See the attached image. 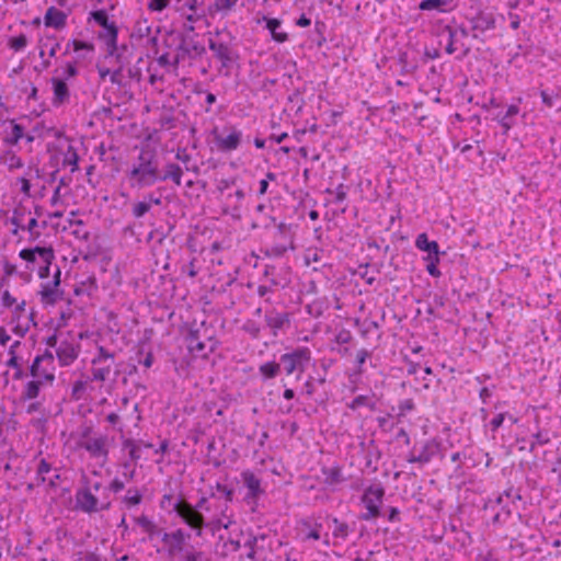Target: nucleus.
Masks as SVG:
<instances>
[{"instance_id":"obj_1","label":"nucleus","mask_w":561,"mask_h":561,"mask_svg":"<svg viewBox=\"0 0 561 561\" xmlns=\"http://www.w3.org/2000/svg\"><path fill=\"white\" fill-rule=\"evenodd\" d=\"M126 179L129 187L138 191L161 182L160 159L156 149L150 146L141 147L126 171Z\"/></svg>"},{"instance_id":"obj_2","label":"nucleus","mask_w":561,"mask_h":561,"mask_svg":"<svg viewBox=\"0 0 561 561\" xmlns=\"http://www.w3.org/2000/svg\"><path fill=\"white\" fill-rule=\"evenodd\" d=\"M80 483L81 485L77 489L75 494L76 510L91 515L111 508V496H105L103 493V483L100 480H92L83 474Z\"/></svg>"},{"instance_id":"obj_3","label":"nucleus","mask_w":561,"mask_h":561,"mask_svg":"<svg viewBox=\"0 0 561 561\" xmlns=\"http://www.w3.org/2000/svg\"><path fill=\"white\" fill-rule=\"evenodd\" d=\"M21 260L25 262V273H20V276L26 280L31 279V273L36 272L41 279L48 278L50 275V267L55 261V251L53 247H39L22 249L19 252Z\"/></svg>"},{"instance_id":"obj_4","label":"nucleus","mask_w":561,"mask_h":561,"mask_svg":"<svg viewBox=\"0 0 561 561\" xmlns=\"http://www.w3.org/2000/svg\"><path fill=\"white\" fill-rule=\"evenodd\" d=\"M94 21L102 27L98 32V39L105 45L107 54H113L116 50V42H118V26L114 21H111L108 13L104 9L94 10L89 13L88 22Z\"/></svg>"},{"instance_id":"obj_5","label":"nucleus","mask_w":561,"mask_h":561,"mask_svg":"<svg viewBox=\"0 0 561 561\" xmlns=\"http://www.w3.org/2000/svg\"><path fill=\"white\" fill-rule=\"evenodd\" d=\"M383 496L385 488L381 483H375L367 486L360 496V502L366 511L359 515V519L368 522L378 518L381 515L380 506L382 504Z\"/></svg>"},{"instance_id":"obj_6","label":"nucleus","mask_w":561,"mask_h":561,"mask_svg":"<svg viewBox=\"0 0 561 561\" xmlns=\"http://www.w3.org/2000/svg\"><path fill=\"white\" fill-rule=\"evenodd\" d=\"M173 511L185 525L197 533V536L202 535L206 523L204 515L197 510V507L192 505L185 499L180 497L173 503Z\"/></svg>"},{"instance_id":"obj_7","label":"nucleus","mask_w":561,"mask_h":561,"mask_svg":"<svg viewBox=\"0 0 561 561\" xmlns=\"http://www.w3.org/2000/svg\"><path fill=\"white\" fill-rule=\"evenodd\" d=\"M310 359L311 352L308 347H297L293 352L282 354L279 364L280 367L283 366L287 376L297 373V379H299Z\"/></svg>"},{"instance_id":"obj_8","label":"nucleus","mask_w":561,"mask_h":561,"mask_svg":"<svg viewBox=\"0 0 561 561\" xmlns=\"http://www.w3.org/2000/svg\"><path fill=\"white\" fill-rule=\"evenodd\" d=\"M437 36L440 37L439 45H443L445 38L444 49L447 55L459 53V55L456 56L457 60L465 59L471 51L470 46L459 39L457 32L454 31L448 23L439 26Z\"/></svg>"},{"instance_id":"obj_9","label":"nucleus","mask_w":561,"mask_h":561,"mask_svg":"<svg viewBox=\"0 0 561 561\" xmlns=\"http://www.w3.org/2000/svg\"><path fill=\"white\" fill-rule=\"evenodd\" d=\"M442 442L437 438H430L422 442L420 445L415 444L407 455V461L410 463H419L424 466L432 461V459L439 454Z\"/></svg>"},{"instance_id":"obj_10","label":"nucleus","mask_w":561,"mask_h":561,"mask_svg":"<svg viewBox=\"0 0 561 561\" xmlns=\"http://www.w3.org/2000/svg\"><path fill=\"white\" fill-rule=\"evenodd\" d=\"M191 539V535L185 533L182 528H178L173 531H164L161 536V542L167 556L171 559L181 556L187 550V541Z\"/></svg>"},{"instance_id":"obj_11","label":"nucleus","mask_w":561,"mask_h":561,"mask_svg":"<svg viewBox=\"0 0 561 561\" xmlns=\"http://www.w3.org/2000/svg\"><path fill=\"white\" fill-rule=\"evenodd\" d=\"M61 283V271L59 266L55 267L53 279L42 283L38 290L39 301L44 307L55 306L62 299L64 291L59 288Z\"/></svg>"},{"instance_id":"obj_12","label":"nucleus","mask_w":561,"mask_h":561,"mask_svg":"<svg viewBox=\"0 0 561 561\" xmlns=\"http://www.w3.org/2000/svg\"><path fill=\"white\" fill-rule=\"evenodd\" d=\"M208 47L214 53L215 58L220 61L219 72L224 71V76L229 77V69L238 59L237 53L228 43L216 41L214 38L208 39Z\"/></svg>"},{"instance_id":"obj_13","label":"nucleus","mask_w":561,"mask_h":561,"mask_svg":"<svg viewBox=\"0 0 561 561\" xmlns=\"http://www.w3.org/2000/svg\"><path fill=\"white\" fill-rule=\"evenodd\" d=\"M60 479V469L54 467L47 459L41 458L36 468V484H47L49 489L56 490Z\"/></svg>"},{"instance_id":"obj_14","label":"nucleus","mask_w":561,"mask_h":561,"mask_svg":"<svg viewBox=\"0 0 561 561\" xmlns=\"http://www.w3.org/2000/svg\"><path fill=\"white\" fill-rule=\"evenodd\" d=\"M264 321L266 328L271 330L273 337H277L279 332H284L289 329L291 319L290 313L286 311H278L275 308L265 310Z\"/></svg>"},{"instance_id":"obj_15","label":"nucleus","mask_w":561,"mask_h":561,"mask_svg":"<svg viewBox=\"0 0 561 561\" xmlns=\"http://www.w3.org/2000/svg\"><path fill=\"white\" fill-rule=\"evenodd\" d=\"M470 24L471 37L474 39H481V36L495 28V18L493 13L479 11L474 15L468 19Z\"/></svg>"},{"instance_id":"obj_16","label":"nucleus","mask_w":561,"mask_h":561,"mask_svg":"<svg viewBox=\"0 0 561 561\" xmlns=\"http://www.w3.org/2000/svg\"><path fill=\"white\" fill-rule=\"evenodd\" d=\"M229 130L227 136L218 133L217 129L213 130L214 140L216 147L221 152H231L239 148L242 140V131L239 130L236 126L226 127Z\"/></svg>"},{"instance_id":"obj_17","label":"nucleus","mask_w":561,"mask_h":561,"mask_svg":"<svg viewBox=\"0 0 561 561\" xmlns=\"http://www.w3.org/2000/svg\"><path fill=\"white\" fill-rule=\"evenodd\" d=\"M107 440L106 435H98L91 439L79 440L78 445L87 450L92 458H102L103 461H106L108 456Z\"/></svg>"},{"instance_id":"obj_18","label":"nucleus","mask_w":561,"mask_h":561,"mask_svg":"<svg viewBox=\"0 0 561 561\" xmlns=\"http://www.w3.org/2000/svg\"><path fill=\"white\" fill-rule=\"evenodd\" d=\"M206 53V48L199 42H195L192 38H182L181 43L176 48L175 64L180 60L196 59Z\"/></svg>"},{"instance_id":"obj_19","label":"nucleus","mask_w":561,"mask_h":561,"mask_svg":"<svg viewBox=\"0 0 561 561\" xmlns=\"http://www.w3.org/2000/svg\"><path fill=\"white\" fill-rule=\"evenodd\" d=\"M80 353V344L61 340L56 348V356L60 366H70L78 358Z\"/></svg>"},{"instance_id":"obj_20","label":"nucleus","mask_w":561,"mask_h":561,"mask_svg":"<svg viewBox=\"0 0 561 561\" xmlns=\"http://www.w3.org/2000/svg\"><path fill=\"white\" fill-rule=\"evenodd\" d=\"M53 85V99L51 104L54 107H59L70 102V89L66 83L65 79L61 78H51L50 79Z\"/></svg>"},{"instance_id":"obj_21","label":"nucleus","mask_w":561,"mask_h":561,"mask_svg":"<svg viewBox=\"0 0 561 561\" xmlns=\"http://www.w3.org/2000/svg\"><path fill=\"white\" fill-rule=\"evenodd\" d=\"M241 477L245 488L248 489L245 500L248 502H255L262 494H264V489L261 486V480L251 470L242 471Z\"/></svg>"},{"instance_id":"obj_22","label":"nucleus","mask_w":561,"mask_h":561,"mask_svg":"<svg viewBox=\"0 0 561 561\" xmlns=\"http://www.w3.org/2000/svg\"><path fill=\"white\" fill-rule=\"evenodd\" d=\"M265 538L266 537L264 535H261V536H253L252 534L248 535V538L245 539L244 545H243V547L245 549H248V551L245 553L247 559H249L250 561H263V557H262L263 547L260 546V542L264 541Z\"/></svg>"},{"instance_id":"obj_23","label":"nucleus","mask_w":561,"mask_h":561,"mask_svg":"<svg viewBox=\"0 0 561 561\" xmlns=\"http://www.w3.org/2000/svg\"><path fill=\"white\" fill-rule=\"evenodd\" d=\"M67 18V13L51 5L46 10L44 15V24L47 27H53L60 31L66 27Z\"/></svg>"},{"instance_id":"obj_24","label":"nucleus","mask_w":561,"mask_h":561,"mask_svg":"<svg viewBox=\"0 0 561 561\" xmlns=\"http://www.w3.org/2000/svg\"><path fill=\"white\" fill-rule=\"evenodd\" d=\"M28 375L33 378V379H39V380H45V381H48V385L51 386L53 382L55 381V374L54 371H51L49 369V367H47L45 364H42V359L41 358H34L31 366H30V369H28Z\"/></svg>"},{"instance_id":"obj_25","label":"nucleus","mask_w":561,"mask_h":561,"mask_svg":"<svg viewBox=\"0 0 561 561\" xmlns=\"http://www.w3.org/2000/svg\"><path fill=\"white\" fill-rule=\"evenodd\" d=\"M32 217V210L26 205L20 204L18 205L12 213L10 218V222L14 226L12 229V234L16 236L19 230H21L25 224H27V219Z\"/></svg>"},{"instance_id":"obj_26","label":"nucleus","mask_w":561,"mask_h":561,"mask_svg":"<svg viewBox=\"0 0 561 561\" xmlns=\"http://www.w3.org/2000/svg\"><path fill=\"white\" fill-rule=\"evenodd\" d=\"M48 381L32 379L28 380L24 386L20 394L21 401H32L38 398L43 387L47 386Z\"/></svg>"},{"instance_id":"obj_27","label":"nucleus","mask_w":561,"mask_h":561,"mask_svg":"<svg viewBox=\"0 0 561 561\" xmlns=\"http://www.w3.org/2000/svg\"><path fill=\"white\" fill-rule=\"evenodd\" d=\"M134 522L142 529L144 533L148 535V540H152L156 536L161 538L162 534L164 533V530L159 528L158 525L147 515L142 514L140 516L134 517Z\"/></svg>"},{"instance_id":"obj_28","label":"nucleus","mask_w":561,"mask_h":561,"mask_svg":"<svg viewBox=\"0 0 561 561\" xmlns=\"http://www.w3.org/2000/svg\"><path fill=\"white\" fill-rule=\"evenodd\" d=\"M321 473L327 486H334L345 481L340 466L322 467Z\"/></svg>"},{"instance_id":"obj_29","label":"nucleus","mask_w":561,"mask_h":561,"mask_svg":"<svg viewBox=\"0 0 561 561\" xmlns=\"http://www.w3.org/2000/svg\"><path fill=\"white\" fill-rule=\"evenodd\" d=\"M46 228L47 221L44 220L42 222H38L36 217H30L27 219V224H25L21 230L28 232L27 240L30 242H35L41 238L42 231L45 230Z\"/></svg>"},{"instance_id":"obj_30","label":"nucleus","mask_w":561,"mask_h":561,"mask_svg":"<svg viewBox=\"0 0 561 561\" xmlns=\"http://www.w3.org/2000/svg\"><path fill=\"white\" fill-rule=\"evenodd\" d=\"M161 182L171 180L175 185L182 184L183 170L182 168L173 162L167 163L164 170L160 169Z\"/></svg>"},{"instance_id":"obj_31","label":"nucleus","mask_w":561,"mask_h":561,"mask_svg":"<svg viewBox=\"0 0 561 561\" xmlns=\"http://www.w3.org/2000/svg\"><path fill=\"white\" fill-rule=\"evenodd\" d=\"M295 247H294V242L293 240L289 238L287 239L285 242H279V243H273L266 248H264L262 250L263 254L266 256V257H274V259H277V257H282L285 255V253L288 251V250H294Z\"/></svg>"},{"instance_id":"obj_32","label":"nucleus","mask_w":561,"mask_h":561,"mask_svg":"<svg viewBox=\"0 0 561 561\" xmlns=\"http://www.w3.org/2000/svg\"><path fill=\"white\" fill-rule=\"evenodd\" d=\"M360 407H366L370 411H375L377 408L375 394H359L356 396L352 401L346 403V408L352 411H356Z\"/></svg>"},{"instance_id":"obj_33","label":"nucleus","mask_w":561,"mask_h":561,"mask_svg":"<svg viewBox=\"0 0 561 561\" xmlns=\"http://www.w3.org/2000/svg\"><path fill=\"white\" fill-rule=\"evenodd\" d=\"M262 381L275 379L280 374V364L275 360L262 363L259 366Z\"/></svg>"},{"instance_id":"obj_34","label":"nucleus","mask_w":561,"mask_h":561,"mask_svg":"<svg viewBox=\"0 0 561 561\" xmlns=\"http://www.w3.org/2000/svg\"><path fill=\"white\" fill-rule=\"evenodd\" d=\"M263 20L266 22V28L270 31L272 38L277 43H285L288 39V34L285 32H278L282 22L275 18L264 16Z\"/></svg>"},{"instance_id":"obj_35","label":"nucleus","mask_w":561,"mask_h":561,"mask_svg":"<svg viewBox=\"0 0 561 561\" xmlns=\"http://www.w3.org/2000/svg\"><path fill=\"white\" fill-rule=\"evenodd\" d=\"M24 138V127L11 121V131L3 138L5 145L15 146Z\"/></svg>"},{"instance_id":"obj_36","label":"nucleus","mask_w":561,"mask_h":561,"mask_svg":"<svg viewBox=\"0 0 561 561\" xmlns=\"http://www.w3.org/2000/svg\"><path fill=\"white\" fill-rule=\"evenodd\" d=\"M519 113V107L517 105H510L506 110L505 114L499 118L500 125L504 128V134L514 126V117Z\"/></svg>"},{"instance_id":"obj_37","label":"nucleus","mask_w":561,"mask_h":561,"mask_svg":"<svg viewBox=\"0 0 561 561\" xmlns=\"http://www.w3.org/2000/svg\"><path fill=\"white\" fill-rule=\"evenodd\" d=\"M415 247L421 251L427 252V254H435L439 249L438 243L436 241H430L425 232L420 233L416 237Z\"/></svg>"},{"instance_id":"obj_38","label":"nucleus","mask_w":561,"mask_h":561,"mask_svg":"<svg viewBox=\"0 0 561 561\" xmlns=\"http://www.w3.org/2000/svg\"><path fill=\"white\" fill-rule=\"evenodd\" d=\"M187 348L194 355L205 358L209 353L214 351V345L211 344L207 348V344L204 341L198 340L196 342L192 341L190 344H187Z\"/></svg>"},{"instance_id":"obj_39","label":"nucleus","mask_w":561,"mask_h":561,"mask_svg":"<svg viewBox=\"0 0 561 561\" xmlns=\"http://www.w3.org/2000/svg\"><path fill=\"white\" fill-rule=\"evenodd\" d=\"M112 371V364L111 363H104L102 365L93 366L91 373H92V380L103 382L105 381L110 374Z\"/></svg>"},{"instance_id":"obj_40","label":"nucleus","mask_w":561,"mask_h":561,"mask_svg":"<svg viewBox=\"0 0 561 561\" xmlns=\"http://www.w3.org/2000/svg\"><path fill=\"white\" fill-rule=\"evenodd\" d=\"M78 162H79V154L77 152V149L72 145H69L67 148V151L65 152L62 164L70 165L71 172L73 173L79 169Z\"/></svg>"},{"instance_id":"obj_41","label":"nucleus","mask_w":561,"mask_h":561,"mask_svg":"<svg viewBox=\"0 0 561 561\" xmlns=\"http://www.w3.org/2000/svg\"><path fill=\"white\" fill-rule=\"evenodd\" d=\"M241 329L253 340L261 337L262 327L253 319L245 320Z\"/></svg>"},{"instance_id":"obj_42","label":"nucleus","mask_w":561,"mask_h":561,"mask_svg":"<svg viewBox=\"0 0 561 561\" xmlns=\"http://www.w3.org/2000/svg\"><path fill=\"white\" fill-rule=\"evenodd\" d=\"M448 0H422L419 3V9L421 11H431V10H439L442 12L447 11L446 7L448 5Z\"/></svg>"},{"instance_id":"obj_43","label":"nucleus","mask_w":561,"mask_h":561,"mask_svg":"<svg viewBox=\"0 0 561 561\" xmlns=\"http://www.w3.org/2000/svg\"><path fill=\"white\" fill-rule=\"evenodd\" d=\"M2 159L10 171L21 169L24 165L22 159L12 150L5 151Z\"/></svg>"},{"instance_id":"obj_44","label":"nucleus","mask_w":561,"mask_h":561,"mask_svg":"<svg viewBox=\"0 0 561 561\" xmlns=\"http://www.w3.org/2000/svg\"><path fill=\"white\" fill-rule=\"evenodd\" d=\"M332 523L334 525V528L332 530V535L334 538L345 540L348 537L350 534V526L348 524L339 520L336 517L332 518Z\"/></svg>"},{"instance_id":"obj_45","label":"nucleus","mask_w":561,"mask_h":561,"mask_svg":"<svg viewBox=\"0 0 561 561\" xmlns=\"http://www.w3.org/2000/svg\"><path fill=\"white\" fill-rule=\"evenodd\" d=\"M179 561H209V559L203 551L196 550L193 546H190V548L181 554Z\"/></svg>"},{"instance_id":"obj_46","label":"nucleus","mask_w":561,"mask_h":561,"mask_svg":"<svg viewBox=\"0 0 561 561\" xmlns=\"http://www.w3.org/2000/svg\"><path fill=\"white\" fill-rule=\"evenodd\" d=\"M68 47H72L73 51L80 53L82 50L92 54L95 50V46L91 42H83L79 39H70L68 42Z\"/></svg>"},{"instance_id":"obj_47","label":"nucleus","mask_w":561,"mask_h":561,"mask_svg":"<svg viewBox=\"0 0 561 561\" xmlns=\"http://www.w3.org/2000/svg\"><path fill=\"white\" fill-rule=\"evenodd\" d=\"M239 0H214L213 8L216 12L228 14L236 7Z\"/></svg>"},{"instance_id":"obj_48","label":"nucleus","mask_w":561,"mask_h":561,"mask_svg":"<svg viewBox=\"0 0 561 561\" xmlns=\"http://www.w3.org/2000/svg\"><path fill=\"white\" fill-rule=\"evenodd\" d=\"M127 50V45L126 44H122V45H118V42H116V50L113 51V54H107L106 53V57H113L116 61V64L118 66H121V68H124L125 65L128 62L124 53Z\"/></svg>"},{"instance_id":"obj_49","label":"nucleus","mask_w":561,"mask_h":561,"mask_svg":"<svg viewBox=\"0 0 561 561\" xmlns=\"http://www.w3.org/2000/svg\"><path fill=\"white\" fill-rule=\"evenodd\" d=\"M142 501V494L138 489H128L126 495L124 496V503L130 507L139 505Z\"/></svg>"},{"instance_id":"obj_50","label":"nucleus","mask_w":561,"mask_h":561,"mask_svg":"<svg viewBox=\"0 0 561 561\" xmlns=\"http://www.w3.org/2000/svg\"><path fill=\"white\" fill-rule=\"evenodd\" d=\"M28 39L25 34H20L18 36L11 37L9 39V47L14 51H21L27 46Z\"/></svg>"},{"instance_id":"obj_51","label":"nucleus","mask_w":561,"mask_h":561,"mask_svg":"<svg viewBox=\"0 0 561 561\" xmlns=\"http://www.w3.org/2000/svg\"><path fill=\"white\" fill-rule=\"evenodd\" d=\"M114 359V353L108 352L104 346L98 347V355L92 359V366H98Z\"/></svg>"},{"instance_id":"obj_52","label":"nucleus","mask_w":561,"mask_h":561,"mask_svg":"<svg viewBox=\"0 0 561 561\" xmlns=\"http://www.w3.org/2000/svg\"><path fill=\"white\" fill-rule=\"evenodd\" d=\"M135 32L140 38L149 37L151 35V25L148 20H138L135 24Z\"/></svg>"},{"instance_id":"obj_53","label":"nucleus","mask_w":561,"mask_h":561,"mask_svg":"<svg viewBox=\"0 0 561 561\" xmlns=\"http://www.w3.org/2000/svg\"><path fill=\"white\" fill-rule=\"evenodd\" d=\"M276 273V267L275 265H265V268H264V276L268 279V282L271 283L272 286H280V287H285L286 286V283H282L275 275Z\"/></svg>"},{"instance_id":"obj_54","label":"nucleus","mask_w":561,"mask_h":561,"mask_svg":"<svg viewBox=\"0 0 561 561\" xmlns=\"http://www.w3.org/2000/svg\"><path fill=\"white\" fill-rule=\"evenodd\" d=\"M371 356V352L362 348L357 352L355 363H356V374L362 375L364 373L363 365L365 364L366 359Z\"/></svg>"},{"instance_id":"obj_55","label":"nucleus","mask_w":561,"mask_h":561,"mask_svg":"<svg viewBox=\"0 0 561 561\" xmlns=\"http://www.w3.org/2000/svg\"><path fill=\"white\" fill-rule=\"evenodd\" d=\"M150 210V202L141 201L134 204L131 214L135 218L144 217Z\"/></svg>"},{"instance_id":"obj_56","label":"nucleus","mask_w":561,"mask_h":561,"mask_svg":"<svg viewBox=\"0 0 561 561\" xmlns=\"http://www.w3.org/2000/svg\"><path fill=\"white\" fill-rule=\"evenodd\" d=\"M347 186L343 183L339 184L334 191L327 188L325 193L335 194L334 203H343L347 197Z\"/></svg>"},{"instance_id":"obj_57","label":"nucleus","mask_w":561,"mask_h":561,"mask_svg":"<svg viewBox=\"0 0 561 561\" xmlns=\"http://www.w3.org/2000/svg\"><path fill=\"white\" fill-rule=\"evenodd\" d=\"M124 488L125 483L118 478H115L108 485L103 484V493L105 496H110L111 492L118 493L124 490Z\"/></svg>"},{"instance_id":"obj_58","label":"nucleus","mask_w":561,"mask_h":561,"mask_svg":"<svg viewBox=\"0 0 561 561\" xmlns=\"http://www.w3.org/2000/svg\"><path fill=\"white\" fill-rule=\"evenodd\" d=\"M302 525L309 529L308 533L305 534L304 540L320 539V528L322 527L321 524H316L314 527H311L309 522H304Z\"/></svg>"},{"instance_id":"obj_59","label":"nucleus","mask_w":561,"mask_h":561,"mask_svg":"<svg viewBox=\"0 0 561 561\" xmlns=\"http://www.w3.org/2000/svg\"><path fill=\"white\" fill-rule=\"evenodd\" d=\"M171 3V0H150L147 4V9L150 12H162Z\"/></svg>"},{"instance_id":"obj_60","label":"nucleus","mask_w":561,"mask_h":561,"mask_svg":"<svg viewBox=\"0 0 561 561\" xmlns=\"http://www.w3.org/2000/svg\"><path fill=\"white\" fill-rule=\"evenodd\" d=\"M449 26L457 32V36L460 41H463L466 37L471 35L470 28L468 30L463 24L456 23L455 19L450 23Z\"/></svg>"},{"instance_id":"obj_61","label":"nucleus","mask_w":561,"mask_h":561,"mask_svg":"<svg viewBox=\"0 0 561 561\" xmlns=\"http://www.w3.org/2000/svg\"><path fill=\"white\" fill-rule=\"evenodd\" d=\"M398 409H399V416H405V414L408 412H411L415 409L414 400L409 398V399H404V400L400 401Z\"/></svg>"},{"instance_id":"obj_62","label":"nucleus","mask_w":561,"mask_h":561,"mask_svg":"<svg viewBox=\"0 0 561 561\" xmlns=\"http://www.w3.org/2000/svg\"><path fill=\"white\" fill-rule=\"evenodd\" d=\"M123 446H124L125 449L129 450L130 459L138 460L140 458L139 447H138V445L133 439H126L123 443Z\"/></svg>"},{"instance_id":"obj_63","label":"nucleus","mask_w":561,"mask_h":561,"mask_svg":"<svg viewBox=\"0 0 561 561\" xmlns=\"http://www.w3.org/2000/svg\"><path fill=\"white\" fill-rule=\"evenodd\" d=\"M85 388H87V382L85 381L77 380L72 385V390H71L72 399L80 400L82 398L83 392L85 391Z\"/></svg>"},{"instance_id":"obj_64","label":"nucleus","mask_w":561,"mask_h":561,"mask_svg":"<svg viewBox=\"0 0 561 561\" xmlns=\"http://www.w3.org/2000/svg\"><path fill=\"white\" fill-rule=\"evenodd\" d=\"M72 561H103L101 556L93 551L79 552Z\"/></svg>"}]
</instances>
